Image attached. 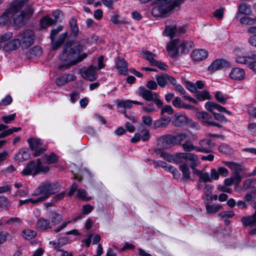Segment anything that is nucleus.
<instances>
[{"label": "nucleus", "mask_w": 256, "mask_h": 256, "mask_svg": "<svg viewBox=\"0 0 256 256\" xmlns=\"http://www.w3.org/2000/svg\"><path fill=\"white\" fill-rule=\"evenodd\" d=\"M177 157L180 158V159L183 158L186 160L190 161V166L192 168L196 167L197 166V161L198 160V156L196 154L192 153L186 152H178L177 153Z\"/></svg>", "instance_id": "obj_15"}, {"label": "nucleus", "mask_w": 256, "mask_h": 256, "mask_svg": "<svg viewBox=\"0 0 256 256\" xmlns=\"http://www.w3.org/2000/svg\"><path fill=\"white\" fill-rule=\"evenodd\" d=\"M48 217L50 220V224L56 226L58 224L62 219V216L55 212L50 211L48 214Z\"/></svg>", "instance_id": "obj_27"}, {"label": "nucleus", "mask_w": 256, "mask_h": 256, "mask_svg": "<svg viewBox=\"0 0 256 256\" xmlns=\"http://www.w3.org/2000/svg\"><path fill=\"white\" fill-rule=\"evenodd\" d=\"M214 97L218 102L222 104L226 103L228 98L226 95L224 94L222 92L220 91H217L214 93Z\"/></svg>", "instance_id": "obj_38"}, {"label": "nucleus", "mask_w": 256, "mask_h": 256, "mask_svg": "<svg viewBox=\"0 0 256 256\" xmlns=\"http://www.w3.org/2000/svg\"><path fill=\"white\" fill-rule=\"evenodd\" d=\"M20 44L28 48L33 44L34 40V33L32 30H26L20 33L16 36Z\"/></svg>", "instance_id": "obj_7"}, {"label": "nucleus", "mask_w": 256, "mask_h": 256, "mask_svg": "<svg viewBox=\"0 0 256 256\" xmlns=\"http://www.w3.org/2000/svg\"><path fill=\"white\" fill-rule=\"evenodd\" d=\"M36 234V232L32 230L26 229L22 231V235L23 237L28 240H30L34 238Z\"/></svg>", "instance_id": "obj_39"}, {"label": "nucleus", "mask_w": 256, "mask_h": 256, "mask_svg": "<svg viewBox=\"0 0 256 256\" xmlns=\"http://www.w3.org/2000/svg\"><path fill=\"white\" fill-rule=\"evenodd\" d=\"M199 180L204 182H212L210 176L208 172H202L200 174Z\"/></svg>", "instance_id": "obj_49"}, {"label": "nucleus", "mask_w": 256, "mask_h": 256, "mask_svg": "<svg viewBox=\"0 0 256 256\" xmlns=\"http://www.w3.org/2000/svg\"><path fill=\"white\" fill-rule=\"evenodd\" d=\"M186 32L184 26L177 27L174 25L167 26L164 32V35L172 38L178 36Z\"/></svg>", "instance_id": "obj_9"}, {"label": "nucleus", "mask_w": 256, "mask_h": 256, "mask_svg": "<svg viewBox=\"0 0 256 256\" xmlns=\"http://www.w3.org/2000/svg\"><path fill=\"white\" fill-rule=\"evenodd\" d=\"M12 102V98L10 95H7L0 102V106H8Z\"/></svg>", "instance_id": "obj_54"}, {"label": "nucleus", "mask_w": 256, "mask_h": 256, "mask_svg": "<svg viewBox=\"0 0 256 256\" xmlns=\"http://www.w3.org/2000/svg\"><path fill=\"white\" fill-rule=\"evenodd\" d=\"M180 170L182 174V178L186 181L190 179V172L187 163L184 162L180 166Z\"/></svg>", "instance_id": "obj_29"}, {"label": "nucleus", "mask_w": 256, "mask_h": 256, "mask_svg": "<svg viewBox=\"0 0 256 256\" xmlns=\"http://www.w3.org/2000/svg\"><path fill=\"white\" fill-rule=\"evenodd\" d=\"M168 74H164L161 76H156V78L159 86L164 88L168 82Z\"/></svg>", "instance_id": "obj_37"}, {"label": "nucleus", "mask_w": 256, "mask_h": 256, "mask_svg": "<svg viewBox=\"0 0 256 256\" xmlns=\"http://www.w3.org/2000/svg\"><path fill=\"white\" fill-rule=\"evenodd\" d=\"M84 48V46L79 42H67L64 46L62 53L59 56L62 61V64L59 66L60 68H68L86 58L87 54L81 53Z\"/></svg>", "instance_id": "obj_1"}, {"label": "nucleus", "mask_w": 256, "mask_h": 256, "mask_svg": "<svg viewBox=\"0 0 256 256\" xmlns=\"http://www.w3.org/2000/svg\"><path fill=\"white\" fill-rule=\"evenodd\" d=\"M241 221L245 226L256 225V212H254V214L252 216L242 217Z\"/></svg>", "instance_id": "obj_28"}, {"label": "nucleus", "mask_w": 256, "mask_h": 256, "mask_svg": "<svg viewBox=\"0 0 256 256\" xmlns=\"http://www.w3.org/2000/svg\"><path fill=\"white\" fill-rule=\"evenodd\" d=\"M248 68L252 70L254 72H256V59L252 58H251V60H250Z\"/></svg>", "instance_id": "obj_64"}, {"label": "nucleus", "mask_w": 256, "mask_h": 256, "mask_svg": "<svg viewBox=\"0 0 256 256\" xmlns=\"http://www.w3.org/2000/svg\"><path fill=\"white\" fill-rule=\"evenodd\" d=\"M67 37V34L66 32L62 34L58 40L54 44L53 49L56 50L58 48H60L61 45L63 44L66 38Z\"/></svg>", "instance_id": "obj_40"}, {"label": "nucleus", "mask_w": 256, "mask_h": 256, "mask_svg": "<svg viewBox=\"0 0 256 256\" xmlns=\"http://www.w3.org/2000/svg\"><path fill=\"white\" fill-rule=\"evenodd\" d=\"M246 73L244 70L239 68H232L230 74V78L236 80H242L245 78Z\"/></svg>", "instance_id": "obj_19"}, {"label": "nucleus", "mask_w": 256, "mask_h": 256, "mask_svg": "<svg viewBox=\"0 0 256 256\" xmlns=\"http://www.w3.org/2000/svg\"><path fill=\"white\" fill-rule=\"evenodd\" d=\"M234 215V213L232 210L224 211L219 214V216L223 218H232Z\"/></svg>", "instance_id": "obj_59"}, {"label": "nucleus", "mask_w": 256, "mask_h": 256, "mask_svg": "<svg viewBox=\"0 0 256 256\" xmlns=\"http://www.w3.org/2000/svg\"><path fill=\"white\" fill-rule=\"evenodd\" d=\"M49 170L48 166H44L40 159L31 161L22 170L23 175H35L40 172H46Z\"/></svg>", "instance_id": "obj_6"}, {"label": "nucleus", "mask_w": 256, "mask_h": 256, "mask_svg": "<svg viewBox=\"0 0 256 256\" xmlns=\"http://www.w3.org/2000/svg\"><path fill=\"white\" fill-rule=\"evenodd\" d=\"M45 158L48 164H54L58 161V157L54 154V152L51 153L48 156H46Z\"/></svg>", "instance_id": "obj_46"}, {"label": "nucleus", "mask_w": 256, "mask_h": 256, "mask_svg": "<svg viewBox=\"0 0 256 256\" xmlns=\"http://www.w3.org/2000/svg\"><path fill=\"white\" fill-rule=\"evenodd\" d=\"M30 154L26 149H22L14 156V160L22 162L29 158Z\"/></svg>", "instance_id": "obj_30"}, {"label": "nucleus", "mask_w": 256, "mask_h": 256, "mask_svg": "<svg viewBox=\"0 0 256 256\" xmlns=\"http://www.w3.org/2000/svg\"><path fill=\"white\" fill-rule=\"evenodd\" d=\"M161 157L163 158L165 160L170 162H176V164L180 163V158L177 157V153L174 155H172L168 153L162 152L160 154Z\"/></svg>", "instance_id": "obj_31"}, {"label": "nucleus", "mask_w": 256, "mask_h": 256, "mask_svg": "<svg viewBox=\"0 0 256 256\" xmlns=\"http://www.w3.org/2000/svg\"><path fill=\"white\" fill-rule=\"evenodd\" d=\"M205 108L206 110L214 113V114H216V110L220 112V111L224 110V107L212 102H206L205 104Z\"/></svg>", "instance_id": "obj_25"}, {"label": "nucleus", "mask_w": 256, "mask_h": 256, "mask_svg": "<svg viewBox=\"0 0 256 256\" xmlns=\"http://www.w3.org/2000/svg\"><path fill=\"white\" fill-rule=\"evenodd\" d=\"M142 121L143 123L148 126H150L152 124V119L148 116H144L142 117Z\"/></svg>", "instance_id": "obj_60"}, {"label": "nucleus", "mask_w": 256, "mask_h": 256, "mask_svg": "<svg viewBox=\"0 0 256 256\" xmlns=\"http://www.w3.org/2000/svg\"><path fill=\"white\" fill-rule=\"evenodd\" d=\"M62 26H58V27H57L56 28H55V29H53L51 31V34H50V39H51V40L52 41H53L54 39V36L58 33L60 32V31L62 30Z\"/></svg>", "instance_id": "obj_56"}, {"label": "nucleus", "mask_w": 256, "mask_h": 256, "mask_svg": "<svg viewBox=\"0 0 256 256\" xmlns=\"http://www.w3.org/2000/svg\"><path fill=\"white\" fill-rule=\"evenodd\" d=\"M70 29L74 36H76L78 32V28L76 21L74 18H72L69 21Z\"/></svg>", "instance_id": "obj_43"}, {"label": "nucleus", "mask_w": 256, "mask_h": 256, "mask_svg": "<svg viewBox=\"0 0 256 256\" xmlns=\"http://www.w3.org/2000/svg\"><path fill=\"white\" fill-rule=\"evenodd\" d=\"M144 58L149 61V62L152 65L154 62L156 61L154 56H156L155 54H154L152 52L146 51L144 52Z\"/></svg>", "instance_id": "obj_45"}, {"label": "nucleus", "mask_w": 256, "mask_h": 256, "mask_svg": "<svg viewBox=\"0 0 256 256\" xmlns=\"http://www.w3.org/2000/svg\"><path fill=\"white\" fill-rule=\"evenodd\" d=\"M138 95L147 101H152L156 96H158L156 92L148 90L144 86L140 87Z\"/></svg>", "instance_id": "obj_13"}, {"label": "nucleus", "mask_w": 256, "mask_h": 256, "mask_svg": "<svg viewBox=\"0 0 256 256\" xmlns=\"http://www.w3.org/2000/svg\"><path fill=\"white\" fill-rule=\"evenodd\" d=\"M161 125L162 128L166 127L170 122V119L169 116L164 117L160 119Z\"/></svg>", "instance_id": "obj_63"}, {"label": "nucleus", "mask_w": 256, "mask_h": 256, "mask_svg": "<svg viewBox=\"0 0 256 256\" xmlns=\"http://www.w3.org/2000/svg\"><path fill=\"white\" fill-rule=\"evenodd\" d=\"M197 98L200 100H204L210 98V93L206 90H203L197 94Z\"/></svg>", "instance_id": "obj_47"}, {"label": "nucleus", "mask_w": 256, "mask_h": 256, "mask_svg": "<svg viewBox=\"0 0 256 256\" xmlns=\"http://www.w3.org/2000/svg\"><path fill=\"white\" fill-rule=\"evenodd\" d=\"M116 102L119 108H130L132 106L133 100H118Z\"/></svg>", "instance_id": "obj_33"}, {"label": "nucleus", "mask_w": 256, "mask_h": 256, "mask_svg": "<svg viewBox=\"0 0 256 256\" xmlns=\"http://www.w3.org/2000/svg\"><path fill=\"white\" fill-rule=\"evenodd\" d=\"M76 78V76L72 74H64L58 78L56 82L58 86H60L69 82L74 80Z\"/></svg>", "instance_id": "obj_21"}, {"label": "nucleus", "mask_w": 256, "mask_h": 256, "mask_svg": "<svg viewBox=\"0 0 256 256\" xmlns=\"http://www.w3.org/2000/svg\"><path fill=\"white\" fill-rule=\"evenodd\" d=\"M196 116L202 122L208 125H212L218 128L221 127V125L212 122V116L206 112H200L196 114Z\"/></svg>", "instance_id": "obj_14"}, {"label": "nucleus", "mask_w": 256, "mask_h": 256, "mask_svg": "<svg viewBox=\"0 0 256 256\" xmlns=\"http://www.w3.org/2000/svg\"><path fill=\"white\" fill-rule=\"evenodd\" d=\"M115 66L120 74L127 75L128 72V64L123 58H118L116 60Z\"/></svg>", "instance_id": "obj_18"}, {"label": "nucleus", "mask_w": 256, "mask_h": 256, "mask_svg": "<svg viewBox=\"0 0 256 256\" xmlns=\"http://www.w3.org/2000/svg\"><path fill=\"white\" fill-rule=\"evenodd\" d=\"M174 111L170 105H166L164 106L161 110V114L163 115L164 113H168L169 114H174Z\"/></svg>", "instance_id": "obj_53"}, {"label": "nucleus", "mask_w": 256, "mask_h": 256, "mask_svg": "<svg viewBox=\"0 0 256 256\" xmlns=\"http://www.w3.org/2000/svg\"><path fill=\"white\" fill-rule=\"evenodd\" d=\"M16 116V114H13L7 116H4L2 118V121L6 124H10L14 120Z\"/></svg>", "instance_id": "obj_50"}, {"label": "nucleus", "mask_w": 256, "mask_h": 256, "mask_svg": "<svg viewBox=\"0 0 256 256\" xmlns=\"http://www.w3.org/2000/svg\"><path fill=\"white\" fill-rule=\"evenodd\" d=\"M80 74L82 78L91 82L95 80L98 78L96 68L92 66L81 69Z\"/></svg>", "instance_id": "obj_10"}, {"label": "nucleus", "mask_w": 256, "mask_h": 256, "mask_svg": "<svg viewBox=\"0 0 256 256\" xmlns=\"http://www.w3.org/2000/svg\"><path fill=\"white\" fill-rule=\"evenodd\" d=\"M227 166L234 172H240L243 170L242 166L234 162H227Z\"/></svg>", "instance_id": "obj_41"}, {"label": "nucleus", "mask_w": 256, "mask_h": 256, "mask_svg": "<svg viewBox=\"0 0 256 256\" xmlns=\"http://www.w3.org/2000/svg\"><path fill=\"white\" fill-rule=\"evenodd\" d=\"M244 52V49H240L239 48H236L234 50V53L236 55V62L238 64L248 65L250 61L251 60V58L242 55Z\"/></svg>", "instance_id": "obj_16"}, {"label": "nucleus", "mask_w": 256, "mask_h": 256, "mask_svg": "<svg viewBox=\"0 0 256 256\" xmlns=\"http://www.w3.org/2000/svg\"><path fill=\"white\" fill-rule=\"evenodd\" d=\"M194 44L192 42L174 39L171 40L166 46V50L171 56H175L179 54L188 52L193 47Z\"/></svg>", "instance_id": "obj_4"}, {"label": "nucleus", "mask_w": 256, "mask_h": 256, "mask_svg": "<svg viewBox=\"0 0 256 256\" xmlns=\"http://www.w3.org/2000/svg\"><path fill=\"white\" fill-rule=\"evenodd\" d=\"M256 22V16L255 19H252L250 18L244 16L240 20V22L242 24H246L248 25H252L255 24Z\"/></svg>", "instance_id": "obj_48"}, {"label": "nucleus", "mask_w": 256, "mask_h": 256, "mask_svg": "<svg viewBox=\"0 0 256 256\" xmlns=\"http://www.w3.org/2000/svg\"><path fill=\"white\" fill-rule=\"evenodd\" d=\"M218 150L224 154H230L231 152L230 148L226 144H221L218 148Z\"/></svg>", "instance_id": "obj_55"}, {"label": "nucleus", "mask_w": 256, "mask_h": 256, "mask_svg": "<svg viewBox=\"0 0 256 256\" xmlns=\"http://www.w3.org/2000/svg\"><path fill=\"white\" fill-rule=\"evenodd\" d=\"M27 142L29 144L30 149L34 152L33 156L34 157L40 156L46 150L41 140L39 138H30L28 139Z\"/></svg>", "instance_id": "obj_8"}, {"label": "nucleus", "mask_w": 256, "mask_h": 256, "mask_svg": "<svg viewBox=\"0 0 256 256\" xmlns=\"http://www.w3.org/2000/svg\"><path fill=\"white\" fill-rule=\"evenodd\" d=\"M28 0H14L10 3V6L0 16V26L12 24L16 28L23 26L24 14L22 10Z\"/></svg>", "instance_id": "obj_2"}, {"label": "nucleus", "mask_w": 256, "mask_h": 256, "mask_svg": "<svg viewBox=\"0 0 256 256\" xmlns=\"http://www.w3.org/2000/svg\"><path fill=\"white\" fill-rule=\"evenodd\" d=\"M232 178L233 180L234 184H238L240 182L242 177L240 176L239 172H234L232 175Z\"/></svg>", "instance_id": "obj_52"}, {"label": "nucleus", "mask_w": 256, "mask_h": 256, "mask_svg": "<svg viewBox=\"0 0 256 256\" xmlns=\"http://www.w3.org/2000/svg\"><path fill=\"white\" fill-rule=\"evenodd\" d=\"M173 106L176 108H182V106L183 102L182 100L179 97H176L172 102Z\"/></svg>", "instance_id": "obj_57"}, {"label": "nucleus", "mask_w": 256, "mask_h": 256, "mask_svg": "<svg viewBox=\"0 0 256 256\" xmlns=\"http://www.w3.org/2000/svg\"><path fill=\"white\" fill-rule=\"evenodd\" d=\"M36 226L40 230H46L51 228L52 226L49 220H46L44 218H40L37 220Z\"/></svg>", "instance_id": "obj_23"}, {"label": "nucleus", "mask_w": 256, "mask_h": 256, "mask_svg": "<svg viewBox=\"0 0 256 256\" xmlns=\"http://www.w3.org/2000/svg\"><path fill=\"white\" fill-rule=\"evenodd\" d=\"M199 144L200 146H197L196 152L206 153L212 152L214 146V144L209 139L201 140L199 142Z\"/></svg>", "instance_id": "obj_12"}, {"label": "nucleus", "mask_w": 256, "mask_h": 256, "mask_svg": "<svg viewBox=\"0 0 256 256\" xmlns=\"http://www.w3.org/2000/svg\"><path fill=\"white\" fill-rule=\"evenodd\" d=\"M158 164L162 168H165L166 170H168V171L172 173L173 172H177V169L176 168H174V166L170 164H167L166 162H158Z\"/></svg>", "instance_id": "obj_42"}, {"label": "nucleus", "mask_w": 256, "mask_h": 256, "mask_svg": "<svg viewBox=\"0 0 256 256\" xmlns=\"http://www.w3.org/2000/svg\"><path fill=\"white\" fill-rule=\"evenodd\" d=\"M174 136L166 135L162 136L158 140L159 142L162 143V146L164 148H172L176 145V141Z\"/></svg>", "instance_id": "obj_17"}, {"label": "nucleus", "mask_w": 256, "mask_h": 256, "mask_svg": "<svg viewBox=\"0 0 256 256\" xmlns=\"http://www.w3.org/2000/svg\"><path fill=\"white\" fill-rule=\"evenodd\" d=\"M210 172V176L212 181V180H218L220 176L218 170H216L215 168H212Z\"/></svg>", "instance_id": "obj_62"}, {"label": "nucleus", "mask_w": 256, "mask_h": 256, "mask_svg": "<svg viewBox=\"0 0 256 256\" xmlns=\"http://www.w3.org/2000/svg\"><path fill=\"white\" fill-rule=\"evenodd\" d=\"M208 53L204 49L194 50L192 54V58L197 61L202 60L207 58Z\"/></svg>", "instance_id": "obj_24"}, {"label": "nucleus", "mask_w": 256, "mask_h": 256, "mask_svg": "<svg viewBox=\"0 0 256 256\" xmlns=\"http://www.w3.org/2000/svg\"><path fill=\"white\" fill-rule=\"evenodd\" d=\"M8 224H14L16 226H19L22 224V220L19 218H12L6 222Z\"/></svg>", "instance_id": "obj_51"}, {"label": "nucleus", "mask_w": 256, "mask_h": 256, "mask_svg": "<svg viewBox=\"0 0 256 256\" xmlns=\"http://www.w3.org/2000/svg\"><path fill=\"white\" fill-rule=\"evenodd\" d=\"M58 186L57 183H51L48 181L43 182L34 190L32 196H40V197L44 201L55 193Z\"/></svg>", "instance_id": "obj_5"}, {"label": "nucleus", "mask_w": 256, "mask_h": 256, "mask_svg": "<svg viewBox=\"0 0 256 256\" xmlns=\"http://www.w3.org/2000/svg\"><path fill=\"white\" fill-rule=\"evenodd\" d=\"M93 209L94 207L90 204H86L83 206L82 212H78L74 215L73 218L74 220L76 221L83 218L84 217V215L90 214Z\"/></svg>", "instance_id": "obj_22"}, {"label": "nucleus", "mask_w": 256, "mask_h": 256, "mask_svg": "<svg viewBox=\"0 0 256 256\" xmlns=\"http://www.w3.org/2000/svg\"><path fill=\"white\" fill-rule=\"evenodd\" d=\"M10 206V203L6 197L0 196V208H8Z\"/></svg>", "instance_id": "obj_44"}, {"label": "nucleus", "mask_w": 256, "mask_h": 256, "mask_svg": "<svg viewBox=\"0 0 256 256\" xmlns=\"http://www.w3.org/2000/svg\"><path fill=\"white\" fill-rule=\"evenodd\" d=\"M188 118L184 115L176 114L172 121L173 124L177 126L180 127L184 126L187 122Z\"/></svg>", "instance_id": "obj_26"}, {"label": "nucleus", "mask_w": 256, "mask_h": 256, "mask_svg": "<svg viewBox=\"0 0 256 256\" xmlns=\"http://www.w3.org/2000/svg\"><path fill=\"white\" fill-rule=\"evenodd\" d=\"M240 13L246 15H249L252 13V9L250 6L245 3L240 4L238 8Z\"/></svg>", "instance_id": "obj_34"}, {"label": "nucleus", "mask_w": 256, "mask_h": 256, "mask_svg": "<svg viewBox=\"0 0 256 256\" xmlns=\"http://www.w3.org/2000/svg\"><path fill=\"white\" fill-rule=\"evenodd\" d=\"M20 45L18 38L12 40L4 46V50L6 51H10L16 50Z\"/></svg>", "instance_id": "obj_32"}, {"label": "nucleus", "mask_w": 256, "mask_h": 256, "mask_svg": "<svg viewBox=\"0 0 256 256\" xmlns=\"http://www.w3.org/2000/svg\"><path fill=\"white\" fill-rule=\"evenodd\" d=\"M182 148L185 152H191L192 150L196 152L197 146H194L192 142L190 140H186L182 144Z\"/></svg>", "instance_id": "obj_36"}, {"label": "nucleus", "mask_w": 256, "mask_h": 256, "mask_svg": "<svg viewBox=\"0 0 256 256\" xmlns=\"http://www.w3.org/2000/svg\"><path fill=\"white\" fill-rule=\"evenodd\" d=\"M78 186L76 183H73L70 187V190L68 192V195L70 196L74 194V192L77 190V197L84 201H88L91 199L90 197L87 196V193L84 189H77Z\"/></svg>", "instance_id": "obj_11"}, {"label": "nucleus", "mask_w": 256, "mask_h": 256, "mask_svg": "<svg viewBox=\"0 0 256 256\" xmlns=\"http://www.w3.org/2000/svg\"><path fill=\"white\" fill-rule=\"evenodd\" d=\"M135 246L134 245L130 242H126L124 246L120 250V252H122L127 250H133Z\"/></svg>", "instance_id": "obj_61"}, {"label": "nucleus", "mask_w": 256, "mask_h": 256, "mask_svg": "<svg viewBox=\"0 0 256 256\" xmlns=\"http://www.w3.org/2000/svg\"><path fill=\"white\" fill-rule=\"evenodd\" d=\"M222 206L219 204H206V212L208 214H212L218 212Z\"/></svg>", "instance_id": "obj_35"}, {"label": "nucleus", "mask_w": 256, "mask_h": 256, "mask_svg": "<svg viewBox=\"0 0 256 256\" xmlns=\"http://www.w3.org/2000/svg\"><path fill=\"white\" fill-rule=\"evenodd\" d=\"M185 0H156L152 11L155 17L165 16L176 6H178Z\"/></svg>", "instance_id": "obj_3"}, {"label": "nucleus", "mask_w": 256, "mask_h": 256, "mask_svg": "<svg viewBox=\"0 0 256 256\" xmlns=\"http://www.w3.org/2000/svg\"><path fill=\"white\" fill-rule=\"evenodd\" d=\"M186 137V135L184 134H180L176 136H174L176 141V144H180L182 142Z\"/></svg>", "instance_id": "obj_58"}, {"label": "nucleus", "mask_w": 256, "mask_h": 256, "mask_svg": "<svg viewBox=\"0 0 256 256\" xmlns=\"http://www.w3.org/2000/svg\"><path fill=\"white\" fill-rule=\"evenodd\" d=\"M227 64V62L222 59H216L208 66L209 71L214 72L219 70Z\"/></svg>", "instance_id": "obj_20"}]
</instances>
